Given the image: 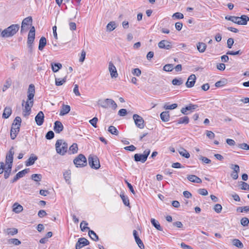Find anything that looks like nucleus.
Wrapping results in <instances>:
<instances>
[{
	"instance_id": "cd10ccee",
	"label": "nucleus",
	"mask_w": 249,
	"mask_h": 249,
	"mask_svg": "<svg viewBox=\"0 0 249 249\" xmlns=\"http://www.w3.org/2000/svg\"><path fill=\"white\" fill-rule=\"evenodd\" d=\"M47 43L46 39L45 37L42 36L39 41L38 50L42 51Z\"/></svg>"
},
{
	"instance_id": "2eb2a0df",
	"label": "nucleus",
	"mask_w": 249,
	"mask_h": 249,
	"mask_svg": "<svg viewBox=\"0 0 249 249\" xmlns=\"http://www.w3.org/2000/svg\"><path fill=\"white\" fill-rule=\"evenodd\" d=\"M35 32L36 30L35 27H31L28 35L27 44H34L35 38Z\"/></svg>"
},
{
	"instance_id": "37998d69",
	"label": "nucleus",
	"mask_w": 249,
	"mask_h": 249,
	"mask_svg": "<svg viewBox=\"0 0 249 249\" xmlns=\"http://www.w3.org/2000/svg\"><path fill=\"white\" fill-rule=\"evenodd\" d=\"M108 131L112 135H118L119 134V131L117 128L112 125H111L108 127Z\"/></svg>"
},
{
	"instance_id": "2f4dec72",
	"label": "nucleus",
	"mask_w": 249,
	"mask_h": 249,
	"mask_svg": "<svg viewBox=\"0 0 249 249\" xmlns=\"http://www.w3.org/2000/svg\"><path fill=\"white\" fill-rule=\"evenodd\" d=\"M13 207V210L16 213H19L23 210L22 206L17 203H14Z\"/></svg>"
},
{
	"instance_id": "7c9ffc66",
	"label": "nucleus",
	"mask_w": 249,
	"mask_h": 249,
	"mask_svg": "<svg viewBox=\"0 0 249 249\" xmlns=\"http://www.w3.org/2000/svg\"><path fill=\"white\" fill-rule=\"evenodd\" d=\"M151 222L152 225L157 230L160 231H162V228L160 226L159 222L154 218L151 219Z\"/></svg>"
},
{
	"instance_id": "9d476101",
	"label": "nucleus",
	"mask_w": 249,
	"mask_h": 249,
	"mask_svg": "<svg viewBox=\"0 0 249 249\" xmlns=\"http://www.w3.org/2000/svg\"><path fill=\"white\" fill-rule=\"evenodd\" d=\"M14 154V147H12L6 156L5 165L7 166L12 167Z\"/></svg>"
},
{
	"instance_id": "39448f33",
	"label": "nucleus",
	"mask_w": 249,
	"mask_h": 249,
	"mask_svg": "<svg viewBox=\"0 0 249 249\" xmlns=\"http://www.w3.org/2000/svg\"><path fill=\"white\" fill-rule=\"evenodd\" d=\"M73 163L76 167H83L87 164V159L84 155L80 154L74 159Z\"/></svg>"
},
{
	"instance_id": "6e6552de",
	"label": "nucleus",
	"mask_w": 249,
	"mask_h": 249,
	"mask_svg": "<svg viewBox=\"0 0 249 249\" xmlns=\"http://www.w3.org/2000/svg\"><path fill=\"white\" fill-rule=\"evenodd\" d=\"M11 166L5 167V163L3 162H0V174L4 172V177L5 179L8 178L11 173L12 171Z\"/></svg>"
},
{
	"instance_id": "0eeeda50",
	"label": "nucleus",
	"mask_w": 249,
	"mask_h": 249,
	"mask_svg": "<svg viewBox=\"0 0 249 249\" xmlns=\"http://www.w3.org/2000/svg\"><path fill=\"white\" fill-rule=\"evenodd\" d=\"M88 161L89 166L92 168L98 169L100 167L99 159L96 156L89 155L88 158Z\"/></svg>"
},
{
	"instance_id": "412c9836",
	"label": "nucleus",
	"mask_w": 249,
	"mask_h": 249,
	"mask_svg": "<svg viewBox=\"0 0 249 249\" xmlns=\"http://www.w3.org/2000/svg\"><path fill=\"white\" fill-rule=\"evenodd\" d=\"M64 126L60 121H56L54 123L53 130L56 133H60L63 131Z\"/></svg>"
},
{
	"instance_id": "bf43d9fd",
	"label": "nucleus",
	"mask_w": 249,
	"mask_h": 249,
	"mask_svg": "<svg viewBox=\"0 0 249 249\" xmlns=\"http://www.w3.org/2000/svg\"><path fill=\"white\" fill-rule=\"evenodd\" d=\"M178 105L177 104H173L171 105H165L164 106V108L165 109H173L177 108Z\"/></svg>"
},
{
	"instance_id": "052dcab7",
	"label": "nucleus",
	"mask_w": 249,
	"mask_h": 249,
	"mask_svg": "<svg viewBox=\"0 0 249 249\" xmlns=\"http://www.w3.org/2000/svg\"><path fill=\"white\" fill-rule=\"evenodd\" d=\"M172 17L177 19H182L184 16L182 13L177 12L173 15Z\"/></svg>"
},
{
	"instance_id": "c03bdc74",
	"label": "nucleus",
	"mask_w": 249,
	"mask_h": 249,
	"mask_svg": "<svg viewBox=\"0 0 249 249\" xmlns=\"http://www.w3.org/2000/svg\"><path fill=\"white\" fill-rule=\"evenodd\" d=\"M189 122V119L187 116H184L183 117L180 118L178 121V124H187Z\"/></svg>"
},
{
	"instance_id": "6e6d98bb",
	"label": "nucleus",
	"mask_w": 249,
	"mask_h": 249,
	"mask_svg": "<svg viewBox=\"0 0 249 249\" xmlns=\"http://www.w3.org/2000/svg\"><path fill=\"white\" fill-rule=\"evenodd\" d=\"M242 53V52L241 50H238L236 52H233L231 51H229L227 52L226 54L235 55H241Z\"/></svg>"
},
{
	"instance_id": "e433bc0d",
	"label": "nucleus",
	"mask_w": 249,
	"mask_h": 249,
	"mask_svg": "<svg viewBox=\"0 0 249 249\" xmlns=\"http://www.w3.org/2000/svg\"><path fill=\"white\" fill-rule=\"evenodd\" d=\"M89 235L91 239L95 241H97L99 240V238L96 233L92 230H89Z\"/></svg>"
},
{
	"instance_id": "a878e982",
	"label": "nucleus",
	"mask_w": 249,
	"mask_h": 249,
	"mask_svg": "<svg viewBox=\"0 0 249 249\" xmlns=\"http://www.w3.org/2000/svg\"><path fill=\"white\" fill-rule=\"evenodd\" d=\"M12 114V108L9 107H6L4 109L3 113L2 114V118L4 119H7Z\"/></svg>"
},
{
	"instance_id": "bb28decb",
	"label": "nucleus",
	"mask_w": 249,
	"mask_h": 249,
	"mask_svg": "<svg viewBox=\"0 0 249 249\" xmlns=\"http://www.w3.org/2000/svg\"><path fill=\"white\" fill-rule=\"evenodd\" d=\"M239 19L238 23L239 25H246L249 21V18L246 15H242L240 17H239Z\"/></svg>"
},
{
	"instance_id": "69168bd1",
	"label": "nucleus",
	"mask_w": 249,
	"mask_h": 249,
	"mask_svg": "<svg viewBox=\"0 0 249 249\" xmlns=\"http://www.w3.org/2000/svg\"><path fill=\"white\" fill-rule=\"evenodd\" d=\"M234 43V40L232 38H229L227 40V47L229 49L231 48Z\"/></svg>"
},
{
	"instance_id": "774afa93",
	"label": "nucleus",
	"mask_w": 249,
	"mask_h": 249,
	"mask_svg": "<svg viewBox=\"0 0 249 249\" xmlns=\"http://www.w3.org/2000/svg\"><path fill=\"white\" fill-rule=\"evenodd\" d=\"M197 191L199 194L202 196H206L208 194V191L205 189H199Z\"/></svg>"
},
{
	"instance_id": "79ce46f5",
	"label": "nucleus",
	"mask_w": 249,
	"mask_h": 249,
	"mask_svg": "<svg viewBox=\"0 0 249 249\" xmlns=\"http://www.w3.org/2000/svg\"><path fill=\"white\" fill-rule=\"evenodd\" d=\"M71 172L70 170H68L66 171L63 174L64 178L66 181L68 183H70V180L71 178Z\"/></svg>"
},
{
	"instance_id": "4c0bfd02",
	"label": "nucleus",
	"mask_w": 249,
	"mask_h": 249,
	"mask_svg": "<svg viewBox=\"0 0 249 249\" xmlns=\"http://www.w3.org/2000/svg\"><path fill=\"white\" fill-rule=\"evenodd\" d=\"M66 77L67 76H65L63 79H61L59 78H55V85L57 86L62 85L66 81Z\"/></svg>"
},
{
	"instance_id": "a18cd8bd",
	"label": "nucleus",
	"mask_w": 249,
	"mask_h": 249,
	"mask_svg": "<svg viewBox=\"0 0 249 249\" xmlns=\"http://www.w3.org/2000/svg\"><path fill=\"white\" fill-rule=\"evenodd\" d=\"M120 196L123 200V202L125 206H129V201L128 199V198L127 196H125L124 194H121Z\"/></svg>"
},
{
	"instance_id": "ddd939ff",
	"label": "nucleus",
	"mask_w": 249,
	"mask_h": 249,
	"mask_svg": "<svg viewBox=\"0 0 249 249\" xmlns=\"http://www.w3.org/2000/svg\"><path fill=\"white\" fill-rule=\"evenodd\" d=\"M133 119L136 125L138 127L142 129L144 127V120L141 116L138 114H134L133 116Z\"/></svg>"
},
{
	"instance_id": "09e8293b",
	"label": "nucleus",
	"mask_w": 249,
	"mask_h": 249,
	"mask_svg": "<svg viewBox=\"0 0 249 249\" xmlns=\"http://www.w3.org/2000/svg\"><path fill=\"white\" fill-rule=\"evenodd\" d=\"M31 178L35 181L38 182L41 180L42 175L41 174H33Z\"/></svg>"
},
{
	"instance_id": "20e7f679",
	"label": "nucleus",
	"mask_w": 249,
	"mask_h": 249,
	"mask_svg": "<svg viewBox=\"0 0 249 249\" xmlns=\"http://www.w3.org/2000/svg\"><path fill=\"white\" fill-rule=\"evenodd\" d=\"M68 144L63 140H58L55 143L57 153L61 155H64L68 150Z\"/></svg>"
},
{
	"instance_id": "f257e3e1",
	"label": "nucleus",
	"mask_w": 249,
	"mask_h": 249,
	"mask_svg": "<svg viewBox=\"0 0 249 249\" xmlns=\"http://www.w3.org/2000/svg\"><path fill=\"white\" fill-rule=\"evenodd\" d=\"M35 94V86L31 84L29 86L27 91V100L25 103L24 100L22 102V106H24V108L23 110V115L24 116H28L31 111V108L34 104V97Z\"/></svg>"
},
{
	"instance_id": "f8f14e48",
	"label": "nucleus",
	"mask_w": 249,
	"mask_h": 249,
	"mask_svg": "<svg viewBox=\"0 0 249 249\" xmlns=\"http://www.w3.org/2000/svg\"><path fill=\"white\" fill-rule=\"evenodd\" d=\"M198 106L196 105L190 104L185 107H182L180 110L181 112L185 115H188L193 112Z\"/></svg>"
},
{
	"instance_id": "864d4df0",
	"label": "nucleus",
	"mask_w": 249,
	"mask_h": 249,
	"mask_svg": "<svg viewBox=\"0 0 249 249\" xmlns=\"http://www.w3.org/2000/svg\"><path fill=\"white\" fill-rule=\"evenodd\" d=\"M238 147L244 150H249V145L246 143H239L237 144Z\"/></svg>"
},
{
	"instance_id": "58836bf2",
	"label": "nucleus",
	"mask_w": 249,
	"mask_h": 249,
	"mask_svg": "<svg viewBox=\"0 0 249 249\" xmlns=\"http://www.w3.org/2000/svg\"><path fill=\"white\" fill-rule=\"evenodd\" d=\"M116 28V25L114 21L109 22L107 26V29L109 32L112 31Z\"/></svg>"
},
{
	"instance_id": "aec40b11",
	"label": "nucleus",
	"mask_w": 249,
	"mask_h": 249,
	"mask_svg": "<svg viewBox=\"0 0 249 249\" xmlns=\"http://www.w3.org/2000/svg\"><path fill=\"white\" fill-rule=\"evenodd\" d=\"M108 70L110 72L112 78H116L118 77V73L116 68L112 62H110L108 64Z\"/></svg>"
},
{
	"instance_id": "f704fd0d",
	"label": "nucleus",
	"mask_w": 249,
	"mask_h": 249,
	"mask_svg": "<svg viewBox=\"0 0 249 249\" xmlns=\"http://www.w3.org/2000/svg\"><path fill=\"white\" fill-rule=\"evenodd\" d=\"M225 19L231 21L233 22L234 23L237 24L239 22V17H235V16H227L225 17Z\"/></svg>"
},
{
	"instance_id": "13d9d810",
	"label": "nucleus",
	"mask_w": 249,
	"mask_h": 249,
	"mask_svg": "<svg viewBox=\"0 0 249 249\" xmlns=\"http://www.w3.org/2000/svg\"><path fill=\"white\" fill-rule=\"evenodd\" d=\"M132 73L135 76H140L142 73L141 71L139 68L133 69L132 71Z\"/></svg>"
},
{
	"instance_id": "a211bd4d",
	"label": "nucleus",
	"mask_w": 249,
	"mask_h": 249,
	"mask_svg": "<svg viewBox=\"0 0 249 249\" xmlns=\"http://www.w3.org/2000/svg\"><path fill=\"white\" fill-rule=\"evenodd\" d=\"M158 46L160 49L169 50L172 48L171 42L166 40H162L158 43Z\"/></svg>"
},
{
	"instance_id": "8fccbe9b",
	"label": "nucleus",
	"mask_w": 249,
	"mask_h": 249,
	"mask_svg": "<svg viewBox=\"0 0 249 249\" xmlns=\"http://www.w3.org/2000/svg\"><path fill=\"white\" fill-rule=\"evenodd\" d=\"M11 85V80L10 79H7L5 84L2 88V91H5L7 89H8Z\"/></svg>"
},
{
	"instance_id": "3c124183",
	"label": "nucleus",
	"mask_w": 249,
	"mask_h": 249,
	"mask_svg": "<svg viewBox=\"0 0 249 249\" xmlns=\"http://www.w3.org/2000/svg\"><path fill=\"white\" fill-rule=\"evenodd\" d=\"M174 69L173 64H166L163 68V70L166 71H171Z\"/></svg>"
},
{
	"instance_id": "e2e57ef3",
	"label": "nucleus",
	"mask_w": 249,
	"mask_h": 249,
	"mask_svg": "<svg viewBox=\"0 0 249 249\" xmlns=\"http://www.w3.org/2000/svg\"><path fill=\"white\" fill-rule=\"evenodd\" d=\"M222 206L219 204H215L213 208L214 211L217 213H220L222 211Z\"/></svg>"
},
{
	"instance_id": "5fc2aeb1",
	"label": "nucleus",
	"mask_w": 249,
	"mask_h": 249,
	"mask_svg": "<svg viewBox=\"0 0 249 249\" xmlns=\"http://www.w3.org/2000/svg\"><path fill=\"white\" fill-rule=\"evenodd\" d=\"M241 224L243 226H247L249 224V219L247 217H243L241 219Z\"/></svg>"
},
{
	"instance_id": "72a5a7b5",
	"label": "nucleus",
	"mask_w": 249,
	"mask_h": 249,
	"mask_svg": "<svg viewBox=\"0 0 249 249\" xmlns=\"http://www.w3.org/2000/svg\"><path fill=\"white\" fill-rule=\"evenodd\" d=\"M4 232L8 235H14L16 234L18 231L16 228H8L4 230Z\"/></svg>"
},
{
	"instance_id": "ea45409f",
	"label": "nucleus",
	"mask_w": 249,
	"mask_h": 249,
	"mask_svg": "<svg viewBox=\"0 0 249 249\" xmlns=\"http://www.w3.org/2000/svg\"><path fill=\"white\" fill-rule=\"evenodd\" d=\"M8 244L9 245L18 246L21 244V242L18 239L11 238L8 240Z\"/></svg>"
},
{
	"instance_id": "393cba45",
	"label": "nucleus",
	"mask_w": 249,
	"mask_h": 249,
	"mask_svg": "<svg viewBox=\"0 0 249 249\" xmlns=\"http://www.w3.org/2000/svg\"><path fill=\"white\" fill-rule=\"evenodd\" d=\"M187 179L192 182L197 183H200L202 182L201 179L196 175H189L187 177Z\"/></svg>"
},
{
	"instance_id": "4468645a",
	"label": "nucleus",
	"mask_w": 249,
	"mask_h": 249,
	"mask_svg": "<svg viewBox=\"0 0 249 249\" xmlns=\"http://www.w3.org/2000/svg\"><path fill=\"white\" fill-rule=\"evenodd\" d=\"M89 242L84 237L78 239L75 245V249H81L82 248L89 245Z\"/></svg>"
},
{
	"instance_id": "9b49d317",
	"label": "nucleus",
	"mask_w": 249,
	"mask_h": 249,
	"mask_svg": "<svg viewBox=\"0 0 249 249\" xmlns=\"http://www.w3.org/2000/svg\"><path fill=\"white\" fill-rule=\"evenodd\" d=\"M33 22L32 18L31 16L25 18L22 22L21 26V33L27 32L29 25L32 24Z\"/></svg>"
},
{
	"instance_id": "0e129e2a",
	"label": "nucleus",
	"mask_w": 249,
	"mask_h": 249,
	"mask_svg": "<svg viewBox=\"0 0 249 249\" xmlns=\"http://www.w3.org/2000/svg\"><path fill=\"white\" fill-rule=\"evenodd\" d=\"M241 189L243 190H249V185L245 182H241Z\"/></svg>"
},
{
	"instance_id": "c9c22d12",
	"label": "nucleus",
	"mask_w": 249,
	"mask_h": 249,
	"mask_svg": "<svg viewBox=\"0 0 249 249\" xmlns=\"http://www.w3.org/2000/svg\"><path fill=\"white\" fill-rule=\"evenodd\" d=\"M52 69L54 72H56L58 71L59 69L62 68V64L61 63H52Z\"/></svg>"
},
{
	"instance_id": "338daca9",
	"label": "nucleus",
	"mask_w": 249,
	"mask_h": 249,
	"mask_svg": "<svg viewBox=\"0 0 249 249\" xmlns=\"http://www.w3.org/2000/svg\"><path fill=\"white\" fill-rule=\"evenodd\" d=\"M199 159L200 160H201L203 162L207 163V164H209L211 162V160H209V159H208L206 157H203L202 156H200V157L199 158Z\"/></svg>"
},
{
	"instance_id": "f03ea898",
	"label": "nucleus",
	"mask_w": 249,
	"mask_h": 249,
	"mask_svg": "<svg viewBox=\"0 0 249 249\" xmlns=\"http://www.w3.org/2000/svg\"><path fill=\"white\" fill-rule=\"evenodd\" d=\"M19 25L18 24H12L7 28L1 31L0 29V36L2 37H9L14 36L18 31Z\"/></svg>"
},
{
	"instance_id": "6ab92c4d",
	"label": "nucleus",
	"mask_w": 249,
	"mask_h": 249,
	"mask_svg": "<svg viewBox=\"0 0 249 249\" xmlns=\"http://www.w3.org/2000/svg\"><path fill=\"white\" fill-rule=\"evenodd\" d=\"M29 169L27 168L25 169H24L19 172H18L16 175L15 176L14 178L11 180V182L14 183L17 181L18 179L20 178H22L25 174H27L29 172Z\"/></svg>"
},
{
	"instance_id": "f3484780",
	"label": "nucleus",
	"mask_w": 249,
	"mask_h": 249,
	"mask_svg": "<svg viewBox=\"0 0 249 249\" xmlns=\"http://www.w3.org/2000/svg\"><path fill=\"white\" fill-rule=\"evenodd\" d=\"M35 121L37 125H41L44 122V114L41 111H39L35 117Z\"/></svg>"
},
{
	"instance_id": "4be33fe9",
	"label": "nucleus",
	"mask_w": 249,
	"mask_h": 249,
	"mask_svg": "<svg viewBox=\"0 0 249 249\" xmlns=\"http://www.w3.org/2000/svg\"><path fill=\"white\" fill-rule=\"evenodd\" d=\"M196 76L195 74H192L189 76L188 77L187 81L186 83V86L187 88H192L193 87L196 82Z\"/></svg>"
},
{
	"instance_id": "a19ab883",
	"label": "nucleus",
	"mask_w": 249,
	"mask_h": 249,
	"mask_svg": "<svg viewBox=\"0 0 249 249\" xmlns=\"http://www.w3.org/2000/svg\"><path fill=\"white\" fill-rule=\"evenodd\" d=\"M232 243L234 246L239 249L243 248V244L239 239H234L232 240Z\"/></svg>"
},
{
	"instance_id": "c756f323",
	"label": "nucleus",
	"mask_w": 249,
	"mask_h": 249,
	"mask_svg": "<svg viewBox=\"0 0 249 249\" xmlns=\"http://www.w3.org/2000/svg\"><path fill=\"white\" fill-rule=\"evenodd\" d=\"M197 49L200 53H204L206 49L207 45L203 42H198L196 45Z\"/></svg>"
},
{
	"instance_id": "1a4fd4ad",
	"label": "nucleus",
	"mask_w": 249,
	"mask_h": 249,
	"mask_svg": "<svg viewBox=\"0 0 249 249\" xmlns=\"http://www.w3.org/2000/svg\"><path fill=\"white\" fill-rule=\"evenodd\" d=\"M100 105L103 108H105L112 107L113 109H115L117 107L116 103L111 99H106L105 100L101 101Z\"/></svg>"
},
{
	"instance_id": "49530a36",
	"label": "nucleus",
	"mask_w": 249,
	"mask_h": 249,
	"mask_svg": "<svg viewBox=\"0 0 249 249\" xmlns=\"http://www.w3.org/2000/svg\"><path fill=\"white\" fill-rule=\"evenodd\" d=\"M183 81L181 78H179L178 79L175 78L172 81V83L174 85L180 86L183 83Z\"/></svg>"
},
{
	"instance_id": "7ed1b4c3",
	"label": "nucleus",
	"mask_w": 249,
	"mask_h": 249,
	"mask_svg": "<svg viewBox=\"0 0 249 249\" xmlns=\"http://www.w3.org/2000/svg\"><path fill=\"white\" fill-rule=\"evenodd\" d=\"M21 119L20 117L17 116L14 119L12 124L10 132V137L12 140H14L18 133L21 125Z\"/></svg>"
},
{
	"instance_id": "680f3d73",
	"label": "nucleus",
	"mask_w": 249,
	"mask_h": 249,
	"mask_svg": "<svg viewBox=\"0 0 249 249\" xmlns=\"http://www.w3.org/2000/svg\"><path fill=\"white\" fill-rule=\"evenodd\" d=\"M98 122V118L97 117H94L90 120H89V123L94 127H97V123Z\"/></svg>"
},
{
	"instance_id": "c85d7f7f",
	"label": "nucleus",
	"mask_w": 249,
	"mask_h": 249,
	"mask_svg": "<svg viewBox=\"0 0 249 249\" xmlns=\"http://www.w3.org/2000/svg\"><path fill=\"white\" fill-rule=\"evenodd\" d=\"M160 117L163 122H166L169 121L170 115L168 111L161 112Z\"/></svg>"
},
{
	"instance_id": "dca6fc26",
	"label": "nucleus",
	"mask_w": 249,
	"mask_h": 249,
	"mask_svg": "<svg viewBox=\"0 0 249 249\" xmlns=\"http://www.w3.org/2000/svg\"><path fill=\"white\" fill-rule=\"evenodd\" d=\"M231 168L233 170L231 173V177L233 179H237L238 178V173L240 172L239 166L237 164H231Z\"/></svg>"
},
{
	"instance_id": "de8ad7c7",
	"label": "nucleus",
	"mask_w": 249,
	"mask_h": 249,
	"mask_svg": "<svg viewBox=\"0 0 249 249\" xmlns=\"http://www.w3.org/2000/svg\"><path fill=\"white\" fill-rule=\"evenodd\" d=\"M69 150L71 151L72 154H74L77 153L78 151V146L76 143H73L69 148Z\"/></svg>"
},
{
	"instance_id": "473e14b6",
	"label": "nucleus",
	"mask_w": 249,
	"mask_h": 249,
	"mask_svg": "<svg viewBox=\"0 0 249 249\" xmlns=\"http://www.w3.org/2000/svg\"><path fill=\"white\" fill-rule=\"evenodd\" d=\"M178 152L181 156L185 157V158L188 159L190 156L189 152H188V151L183 148H180L178 150Z\"/></svg>"
},
{
	"instance_id": "423d86ee",
	"label": "nucleus",
	"mask_w": 249,
	"mask_h": 249,
	"mask_svg": "<svg viewBox=\"0 0 249 249\" xmlns=\"http://www.w3.org/2000/svg\"><path fill=\"white\" fill-rule=\"evenodd\" d=\"M150 149H146L143 154H135L134 156V160L136 162L140 161L144 163L147 160V157L150 153Z\"/></svg>"
},
{
	"instance_id": "b1692460",
	"label": "nucleus",
	"mask_w": 249,
	"mask_h": 249,
	"mask_svg": "<svg viewBox=\"0 0 249 249\" xmlns=\"http://www.w3.org/2000/svg\"><path fill=\"white\" fill-rule=\"evenodd\" d=\"M71 110L70 106L69 105H63L62 108L60 110L59 115L60 116H64L68 113Z\"/></svg>"
},
{
	"instance_id": "4d7b16f0",
	"label": "nucleus",
	"mask_w": 249,
	"mask_h": 249,
	"mask_svg": "<svg viewBox=\"0 0 249 249\" xmlns=\"http://www.w3.org/2000/svg\"><path fill=\"white\" fill-rule=\"evenodd\" d=\"M54 137V134L53 131H48L46 134L45 137L47 140H51Z\"/></svg>"
},
{
	"instance_id": "603ef678",
	"label": "nucleus",
	"mask_w": 249,
	"mask_h": 249,
	"mask_svg": "<svg viewBox=\"0 0 249 249\" xmlns=\"http://www.w3.org/2000/svg\"><path fill=\"white\" fill-rule=\"evenodd\" d=\"M136 242L137 243V245L139 247V248L141 249H144V246L142 242V241L141 240V239L139 237H136L135 239Z\"/></svg>"
},
{
	"instance_id": "5701e85b",
	"label": "nucleus",
	"mask_w": 249,
	"mask_h": 249,
	"mask_svg": "<svg viewBox=\"0 0 249 249\" xmlns=\"http://www.w3.org/2000/svg\"><path fill=\"white\" fill-rule=\"evenodd\" d=\"M37 160V157L32 154L31 155L29 158L25 161V165L26 166L32 165Z\"/></svg>"
}]
</instances>
